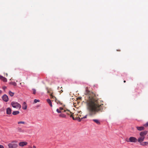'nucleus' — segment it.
<instances>
[{
    "mask_svg": "<svg viewBox=\"0 0 148 148\" xmlns=\"http://www.w3.org/2000/svg\"><path fill=\"white\" fill-rule=\"evenodd\" d=\"M140 143L141 145L143 146H145L148 144V142H145L142 143Z\"/></svg>",
    "mask_w": 148,
    "mask_h": 148,
    "instance_id": "16",
    "label": "nucleus"
},
{
    "mask_svg": "<svg viewBox=\"0 0 148 148\" xmlns=\"http://www.w3.org/2000/svg\"><path fill=\"white\" fill-rule=\"evenodd\" d=\"M12 110L10 108H8L6 109V113L8 114H11Z\"/></svg>",
    "mask_w": 148,
    "mask_h": 148,
    "instance_id": "8",
    "label": "nucleus"
},
{
    "mask_svg": "<svg viewBox=\"0 0 148 148\" xmlns=\"http://www.w3.org/2000/svg\"><path fill=\"white\" fill-rule=\"evenodd\" d=\"M47 102H48V103L49 104V105L51 107H52V104L51 102L49 99H48L47 100Z\"/></svg>",
    "mask_w": 148,
    "mask_h": 148,
    "instance_id": "14",
    "label": "nucleus"
},
{
    "mask_svg": "<svg viewBox=\"0 0 148 148\" xmlns=\"http://www.w3.org/2000/svg\"><path fill=\"white\" fill-rule=\"evenodd\" d=\"M6 88V87L5 86H4L3 88V89L4 90H5V89Z\"/></svg>",
    "mask_w": 148,
    "mask_h": 148,
    "instance_id": "28",
    "label": "nucleus"
},
{
    "mask_svg": "<svg viewBox=\"0 0 148 148\" xmlns=\"http://www.w3.org/2000/svg\"><path fill=\"white\" fill-rule=\"evenodd\" d=\"M92 121L98 125H99L100 124V123L98 119H93Z\"/></svg>",
    "mask_w": 148,
    "mask_h": 148,
    "instance_id": "13",
    "label": "nucleus"
},
{
    "mask_svg": "<svg viewBox=\"0 0 148 148\" xmlns=\"http://www.w3.org/2000/svg\"><path fill=\"white\" fill-rule=\"evenodd\" d=\"M27 106L25 102H24L22 105V108L24 110H26L27 109Z\"/></svg>",
    "mask_w": 148,
    "mask_h": 148,
    "instance_id": "10",
    "label": "nucleus"
},
{
    "mask_svg": "<svg viewBox=\"0 0 148 148\" xmlns=\"http://www.w3.org/2000/svg\"><path fill=\"white\" fill-rule=\"evenodd\" d=\"M63 110V108L62 107H60L59 109H57L56 110L57 112L58 113H60L62 112H63V111H62Z\"/></svg>",
    "mask_w": 148,
    "mask_h": 148,
    "instance_id": "12",
    "label": "nucleus"
},
{
    "mask_svg": "<svg viewBox=\"0 0 148 148\" xmlns=\"http://www.w3.org/2000/svg\"><path fill=\"white\" fill-rule=\"evenodd\" d=\"M8 146L9 148H16L18 147V145L14 143H9Z\"/></svg>",
    "mask_w": 148,
    "mask_h": 148,
    "instance_id": "4",
    "label": "nucleus"
},
{
    "mask_svg": "<svg viewBox=\"0 0 148 148\" xmlns=\"http://www.w3.org/2000/svg\"><path fill=\"white\" fill-rule=\"evenodd\" d=\"M87 115H86V116H84V117L81 118V119H85L86 118H87Z\"/></svg>",
    "mask_w": 148,
    "mask_h": 148,
    "instance_id": "25",
    "label": "nucleus"
},
{
    "mask_svg": "<svg viewBox=\"0 0 148 148\" xmlns=\"http://www.w3.org/2000/svg\"><path fill=\"white\" fill-rule=\"evenodd\" d=\"M81 119H80V118H79V119L78 120V121H79V122H80L81 121Z\"/></svg>",
    "mask_w": 148,
    "mask_h": 148,
    "instance_id": "29",
    "label": "nucleus"
},
{
    "mask_svg": "<svg viewBox=\"0 0 148 148\" xmlns=\"http://www.w3.org/2000/svg\"><path fill=\"white\" fill-rule=\"evenodd\" d=\"M9 94L11 97L13 96L14 94V93L11 92L10 91H9Z\"/></svg>",
    "mask_w": 148,
    "mask_h": 148,
    "instance_id": "20",
    "label": "nucleus"
},
{
    "mask_svg": "<svg viewBox=\"0 0 148 148\" xmlns=\"http://www.w3.org/2000/svg\"><path fill=\"white\" fill-rule=\"evenodd\" d=\"M10 84L13 85L14 86H16L17 85L16 83L15 82H12L10 83Z\"/></svg>",
    "mask_w": 148,
    "mask_h": 148,
    "instance_id": "18",
    "label": "nucleus"
},
{
    "mask_svg": "<svg viewBox=\"0 0 148 148\" xmlns=\"http://www.w3.org/2000/svg\"><path fill=\"white\" fill-rule=\"evenodd\" d=\"M136 128H137V129L140 131L143 130L145 129V128L143 126H141V127H138V126H136Z\"/></svg>",
    "mask_w": 148,
    "mask_h": 148,
    "instance_id": "9",
    "label": "nucleus"
},
{
    "mask_svg": "<svg viewBox=\"0 0 148 148\" xmlns=\"http://www.w3.org/2000/svg\"><path fill=\"white\" fill-rule=\"evenodd\" d=\"M61 91L62 92L63 91L62 90H61Z\"/></svg>",
    "mask_w": 148,
    "mask_h": 148,
    "instance_id": "34",
    "label": "nucleus"
},
{
    "mask_svg": "<svg viewBox=\"0 0 148 148\" xmlns=\"http://www.w3.org/2000/svg\"><path fill=\"white\" fill-rule=\"evenodd\" d=\"M30 148H32V147H30Z\"/></svg>",
    "mask_w": 148,
    "mask_h": 148,
    "instance_id": "38",
    "label": "nucleus"
},
{
    "mask_svg": "<svg viewBox=\"0 0 148 148\" xmlns=\"http://www.w3.org/2000/svg\"><path fill=\"white\" fill-rule=\"evenodd\" d=\"M85 94L88 95V96L87 101V109L90 115H94L97 113L103 111V101L96 98L95 94L86 89Z\"/></svg>",
    "mask_w": 148,
    "mask_h": 148,
    "instance_id": "1",
    "label": "nucleus"
},
{
    "mask_svg": "<svg viewBox=\"0 0 148 148\" xmlns=\"http://www.w3.org/2000/svg\"><path fill=\"white\" fill-rule=\"evenodd\" d=\"M7 75H8V74H6V76H7Z\"/></svg>",
    "mask_w": 148,
    "mask_h": 148,
    "instance_id": "35",
    "label": "nucleus"
},
{
    "mask_svg": "<svg viewBox=\"0 0 148 148\" xmlns=\"http://www.w3.org/2000/svg\"><path fill=\"white\" fill-rule=\"evenodd\" d=\"M123 82L124 83H125L126 82V81L125 80H124Z\"/></svg>",
    "mask_w": 148,
    "mask_h": 148,
    "instance_id": "33",
    "label": "nucleus"
},
{
    "mask_svg": "<svg viewBox=\"0 0 148 148\" xmlns=\"http://www.w3.org/2000/svg\"><path fill=\"white\" fill-rule=\"evenodd\" d=\"M2 99L5 102H7L8 101V96L6 95H4L2 97Z\"/></svg>",
    "mask_w": 148,
    "mask_h": 148,
    "instance_id": "5",
    "label": "nucleus"
},
{
    "mask_svg": "<svg viewBox=\"0 0 148 148\" xmlns=\"http://www.w3.org/2000/svg\"><path fill=\"white\" fill-rule=\"evenodd\" d=\"M50 94V96L51 97V99H52V98L53 99L54 98H56L54 96H53L52 95V94Z\"/></svg>",
    "mask_w": 148,
    "mask_h": 148,
    "instance_id": "24",
    "label": "nucleus"
},
{
    "mask_svg": "<svg viewBox=\"0 0 148 148\" xmlns=\"http://www.w3.org/2000/svg\"><path fill=\"white\" fill-rule=\"evenodd\" d=\"M147 133V131H145L141 132L140 133V137L137 139L134 137L131 136L129 138V139L126 140L127 142L136 143L138 141L139 143H142L144 140L145 138V136Z\"/></svg>",
    "mask_w": 148,
    "mask_h": 148,
    "instance_id": "2",
    "label": "nucleus"
},
{
    "mask_svg": "<svg viewBox=\"0 0 148 148\" xmlns=\"http://www.w3.org/2000/svg\"><path fill=\"white\" fill-rule=\"evenodd\" d=\"M33 93L34 94H35L36 93V90L35 89H32Z\"/></svg>",
    "mask_w": 148,
    "mask_h": 148,
    "instance_id": "21",
    "label": "nucleus"
},
{
    "mask_svg": "<svg viewBox=\"0 0 148 148\" xmlns=\"http://www.w3.org/2000/svg\"><path fill=\"white\" fill-rule=\"evenodd\" d=\"M40 101V100H37L36 99H35L34 100V102L35 103H36L37 102H39Z\"/></svg>",
    "mask_w": 148,
    "mask_h": 148,
    "instance_id": "23",
    "label": "nucleus"
},
{
    "mask_svg": "<svg viewBox=\"0 0 148 148\" xmlns=\"http://www.w3.org/2000/svg\"><path fill=\"white\" fill-rule=\"evenodd\" d=\"M26 123L25 122L23 121H19L18 122V124H25Z\"/></svg>",
    "mask_w": 148,
    "mask_h": 148,
    "instance_id": "17",
    "label": "nucleus"
},
{
    "mask_svg": "<svg viewBox=\"0 0 148 148\" xmlns=\"http://www.w3.org/2000/svg\"><path fill=\"white\" fill-rule=\"evenodd\" d=\"M0 148H4V147L3 145H0Z\"/></svg>",
    "mask_w": 148,
    "mask_h": 148,
    "instance_id": "27",
    "label": "nucleus"
},
{
    "mask_svg": "<svg viewBox=\"0 0 148 148\" xmlns=\"http://www.w3.org/2000/svg\"><path fill=\"white\" fill-rule=\"evenodd\" d=\"M27 143L26 142H21L19 143V145L21 147H23L27 145Z\"/></svg>",
    "mask_w": 148,
    "mask_h": 148,
    "instance_id": "6",
    "label": "nucleus"
},
{
    "mask_svg": "<svg viewBox=\"0 0 148 148\" xmlns=\"http://www.w3.org/2000/svg\"><path fill=\"white\" fill-rule=\"evenodd\" d=\"M17 141H16V140H14V141H13L12 142V143H17Z\"/></svg>",
    "mask_w": 148,
    "mask_h": 148,
    "instance_id": "26",
    "label": "nucleus"
},
{
    "mask_svg": "<svg viewBox=\"0 0 148 148\" xmlns=\"http://www.w3.org/2000/svg\"><path fill=\"white\" fill-rule=\"evenodd\" d=\"M71 117H72V118L73 119V120H75V119L73 117V115H72V116Z\"/></svg>",
    "mask_w": 148,
    "mask_h": 148,
    "instance_id": "30",
    "label": "nucleus"
},
{
    "mask_svg": "<svg viewBox=\"0 0 148 148\" xmlns=\"http://www.w3.org/2000/svg\"><path fill=\"white\" fill-rule=\"evenodd\" d=\"M59 88V87H58V88Z\"/></svg>",
    "mask_w": 148,
    "mask_h": 148,
    "instance_id": "36",
    "label": "nucleus"
},
{
    "mask_svg": "<svg viewBox=\"0 0 148 148\" xmlns=\"http://www.w3.org/2000/svg\"><path fill=\"white\" fill-rule=\"evenodd\" d=\"M18 130H21V128H18Z\"/></svg>",
    "mask_w": 148,
    "mask_h": 148,
    "instance_id": "32",
    "label": "nucleus"
},
{
    "mask_svg": "<svg viewBox=\"0 0 148 148\" xmlns=\"http://www.w3.org/2000/svg\"><path fill=\"white\" fill-rule=\"evenodd\" d=\"M33 148H36V147L35 146H34L33 147Z\"/></svg>",
    "mask_w": 148,
    "mask_h": 148,
    "instance_id": "31",
    "label": "nucleus"
},
{
    "mask_svg": "<svg viewBox=\"0 0 148 148\" xmlns=\"http://www.w3.org/2000/svg\"><path fill=\"white\" fill-rule=\"evenodd\" d=\"M63 112H66V113L68 115H70V117L72 116V114H73V113L70 112L69 110H64L63 111Z\"/></svg>",
    "mask_w": 148,
    "mask_h": 148,
    "instance_id": "7",
    "label": "nucleus"
},
{
    "mask_svg": "<svg viewBox=\"0 0 148 148\" xmlns=\"http://www.w3.org/2000/svg\"><path fill=\"white\" fill-rule=\"evenodd\" d=\"M143 126L146 127H148V122H147L145 124L143 125Z\"/></svg>",
    "mask_w": 148,
    "mask_h": 148,
    "instance_id": "22",
    "label": "nucleus"
},
{
    "mask_svg": "<svg viewBox=\"0 0 148 148\" xmlns=\"http://www.w3.org/2000/svg\"><path fill=\"white\" fill-rule=\"evenodd\" d=\"M60 88H62V87H61Z\"/></svg>",
    "mask_w": 148,
    "mask_h": 148,
    "instance_id": "37",
    "label": "nucleus"
},
{
    "mask_svg": "<svg viewBox=\"0 0 148 148\" xmlns=\"http://www.w3.org/2000/svg\"><path fill=\"white\" fill-rule=\"evenodd\" d=\"M19 113V111H14L12 112V114L14 115H16Z\"/></svg>",
    "mask_w": 148,
    "mask_h": 148,
    "instance_id": "15",
    "label": "nucleus"
},
{
    "mask_svg": "<svg viewBox=\"0 0 148 148\" xmlns=\"http://www.w3.org/2000/svg\"><path fill=\"white\" fill-rule=\"evenodd\" d=\"M11 105L12 107L14 108L20 109L21 107V105L19 103L16 102H12L11 103Z\"/></svg>",
    "mask_w": 148,
    "mask_h": 148,
    "instance_id": "3",
    "label": "nucleus"
},
{
    "mask_svg": "<svg viewBox=\"0 0 148 148\" xmlns=\"http://www.w3.org/2000/svg\"><path fill=\"white\" fill-rule=\"evenodd\" d=\"M0 79L5 82H6L7 81V79L6 78L1 75H0Z\"/></svg>",
    "mask_w": 148,
    "mask_h": 148,
    "instance_id": "11",
    "label": "nucleus"
},
{
    "mask_svg": "<svg viewBox=\"0 0 148 148\" xmlns=\"http://www.w3.org/2000/svg\"><path fill=\"white\" fill-rule=\"evenodd\" d=\"M59 116L60 117H61L62 118H66V116L65 114H60L59 115Z\"/></svg>",
    "mask_w": 148,
    "mask_h": 148,
    "instance_id": "19",
    "label": "nucleus"
}]
</instances>
